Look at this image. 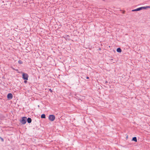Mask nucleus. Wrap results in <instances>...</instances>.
<instances>
[{"mask_svg":"<svg viewBox=\"0 0 150 150\" xmlns=\"http://www.w3.org/2000/svg\"><path fill=\"white\" fill-rule=\"evenodd\" d=\"M27 117H23L22 120L20 121L21 123L25 124L26 122Z\"/></svg>","mask_w":150,"mask_h":150,"instance_id":"nucleus-1","label":"nucleus"},{"mask_svg":"<svg viewBox=\"0 0 150 150\" xmlns=\"http://www.w3.org/2000/svg\"><path fill=\"white\" fill-rule=\"evenodd\" d=\"M148 8V7L147 6H146V7H140V8H137L136 9H134V10H132V11H140L141 10H142L143 9H145L146 8Z\"/></svg>","mask_w":150,"mask_h":150,"instance_id":"nucleus-2","label":"nucleus"},{"mask_svg":"<svg viewBox=\"0 0 150 150\" xmlns=\"http://www.w3.org/2000/svg\"><path fill=\"white\" fill-rule=\"evenodd\" d=\"M23 78L24 79L26 80H28V76L27 74L26 73H23Z\"/></svg>","mask_w":150,"mask_h":150,"instance_id":"nucleus-3","label":"nucleus"},{"mask_svg":"<svg viewBox=\"0 0 150 150\" xmlns=\"http://www.w3.org/2000/svg\"><path fill=\"white\" fill-rule=\"evenodd\" d=\"M55 118V116L54 115H50L49 116V119L51 121H53L54 120Z\"/></svg>","mask_w":150,"mask_h":150,"instance_id":"nucleus-4","label":"nucleus"},{"mask_svg":"<svg viewBox=\"0 0 150 150\" xmlns=\"http://www.w3.org/2000/svg\"><path fill=\"white\" fill-rule=\"evenodd\" d=\"M7 98L8 99H11L13 98V95L11 93H8L7 96Z\"/></svg>","mask_w":150,"mask_h":150,"instance_id":"nucleus-5","label":"nucleus"},{"mask_svg":"<svg viewBox=\"0 0 150 150\" xmlns=\"http://www.w3.org/2000/svg\"><path fill=\"white\" fill-rule=\"evenodd\" d=\"M117 51L118 52H122V50L120 48H118L117 49Z\"/></svg>","mask_w":150,"mask_h":150,"instance_id":"nucleus-6","label":"nucleus"},{"mask_svg":"<svg viewBox=\"0 0 150 150\" xmlns=\"http://www.w3.org/2000/svg\"><path fill=\"white\" fill-rule=\"evenodd\" d=\"M32 121L31 119L30 118H28L27 119V121L28 123H30Z\"/></svg>","mask_w":150,"mask_h":150,"instance_id":"nucleus-7","label":"nucleus"},{"mask_svg":"<svg viewBox=\"0 0 150 150\" xmlns=\"http://www.w3.org/2000/svg\"><path fill=\"white\" fill-rule=\"evenodd\" d=\"M132 140L135 141V142H137V138L135 137H134L132 138Z\"/></svg>","mask_w":150,"mask_h":150,"instance_id":"nucleus-8","label":"nucleus"},{"mask_svg":"<svg viewBox=\"0 0 150 150\" xmlns=\"http://www.w3.org/2000/svg\"><path fill=\"white\" fill-rule=\"evenodd\" d=\"M41 117V118H45V114H43L42 115Z\"/></svg>","mask_w":150,"mask_h":150,"instance_id":"nucleus-9","label":"nucleus"},{"mask_svg":"<svg viewBox=\"0 0 150 150\" xmlns=\"http://www.w3.org/2000/svg\"><path fill=\"white\" fill-rule=\"evenodd\" d=\"M18 63L20 64H21L23 63L22 61H21V60H19L18 61Z\"/></svg>","mask_w":150,"mask_h":150,"instance_id":"nucleus-10","label":"nucleus"},{"mask_svg":"<svg viewBox=\"0 0 150 150\" xmlns=\"http://www.w3.org/2000/svg\"><path fill=\"white\" fill-rule=\"evenodd\" d=\"M49 91H50L51 93H52V90H51V89H49Z\"/></svg>","mask_w":150,"mask_h":150,"instance_id":"nucleus-11","label":"nucleus"},{"mask_svg":"<svg viewBox=\"0 0 150 150\" xmlns=\"http://www.w3.org/2000/svg\"><path fill=\"white\" fill-rule=\"evenodd\" d=\"M0 138H1V140H2V141H4V140L1 137H0Z\"/></svg>","mask_w":150,"mask_h":150,"instance_id":"nucleus-12","label":"nucleus"},{"mask_svg":"<svg viewBox=\"0 0 150 150\" xmlns=\"http://www.w3.org/2000/svg\"><path fill=\"white\" fill-rule=\"evenodd\" d=\"M24 82H25V83H26L27 82V81H24Z\"/></svg>","mask_w":150,"mask_h":150,"instance_id":"nucleus-13","label":"nucleus"},{"mask_svg":"<svg viewBox=\"0 0 150 150\" xmlns=\"http://www.w3.org/2000/svg\"><path fill=\"white\" fill-rule=\"evenodd\" d=\"M86 79H89V77H86Z\"/></svg>","mask_w":150,"mask_h":150,"instance_id":"nucleus-14","label":"nucleus"}]
</instances>
